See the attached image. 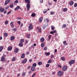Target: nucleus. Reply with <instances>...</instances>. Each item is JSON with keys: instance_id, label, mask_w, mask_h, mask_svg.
Returning <instances> with one entry per match:
<instances>
[{"instance_id": "obj_61", "label": "nucleus", "mask_w": 77, "mask_h": 77, "mask_svg": "<svg viewBox=\"0 0 77 77\" xmlns=\"http://www.w3.org/2000/svg\"><path fill=\"white\" fill-rule=\"evenodd\" d=\"M50 34H53V31H51L50 32Z\"/></svg>"}, {"instance_id": "obj_4", "label": "nucleus", "mask_w": 77, "mask_h": 77, "mask_svg": "<svg viewBox=\"0 0 77 77\" xmlns=\"http://www.w3.org/2000/svg\"><path fill=\"white\" fill-rule=\"evenodd\" d=\"M19 9H21V8H20V6H17V7L15 8L14 11H17V10H19Z\"/></svg>"}, {"instance_id": "obj_13", "label": "nucleus", "mask_w": 77, "mask_h": 77, "mask_svg": "<svg viewBox=\"0 0 77 77\" xmlns=\"http://www.w3.org/2000/svg\"><path fill=\"white\" fill-rule=\"evenodd\" d=\"M12 47L11 46L10 47H8L7 50L8 51H11V50H12Z\"/></svg>"}, {"instance_id": "obj_10", "label": "nucleus", "mask_w": 77, "mask_h": 77, "mask_svg": "<svg viewBox=\"0 0 77 77\" xmlns=\"http://www.w3.org/2000/svg\"><path fill=\"white\" fill-rule=\"evenodd\" d=\"M5 60H6L5 59V57H2L1 58V61H2V62H5Z\"/></svg>"}, {"instance_id": "obj_34", "label": "nucleus", "mask_w": 77, "mask_h": 77, "mask_svg": "<svg viewBox=\"0 0 77 77\" xmlns=\"http://www.w3.org/2000/svg\"><path fill=\"white\" fill-rule=\"evenodd\" d=\"M5 24L7 25V24H8V21L6 20L5 21Z\"/></svg>"}, {"instance_id": "obj_31", "label": "nucleus", "mask_w": 77, "mask_h": 77, "mask_svg": "<svg viewBox=\"0 0 77 77\" xmlns=\"http://www.w3.org/2000/svg\"><path fill=\"white\" fill-rule=\"evenodd\" d=\"M37 64L36 63H34L33 64L32 66H34V67H35V66H36V65Z\"/></svg>"}, {"instance_id": "obj_57", "label": "nucleus", "mask_w": 77, "mask_h": 77, "mask_svg": "<svg viewBox=\"0 0 77 77\" xmlns=\"http://www.w3.org/2000/svg\"><path fill=\"white\" fill-rule=\"evenodd\" d=\"M51 29H52V30H54V27H52L51 28Z\"/></svg>"}, {"instance_id": "obj_50", "label": "nucleus", "mask_w": 77, "mask_h": 77, "mask_svg": "<svg viewBox=\"0 0 77 77\" xmlns=\"http://www.w3.org/2000/svg\"><path fill=\"white\" fill-rule=\"evenodd\" d=\"M41 28H40L38 30V31L39 32H41Z\"/></svg>"}, {"instance_id": "obj_24", "label": "nucleus", "mask_w": 77, "mask_h": 77, "mask_svg": "<svg viewBox=\"0 0 77 77\" xmlns=\"http://www.w3.org/2000/svg\"><path fill=\"white\" fill-rule=\"evenodd\" d=\"M40 40L41 41V42H43L44 41V38H41Z\"/></svg>"}, {"instance_id": "obj_54", "label": "nucleus", "mask_w": 77, "mask_h": 77, "mask_svg": "<svg viewBox=\"0 0 77 77\" xmlns=\"http://www.w3.org/2000/svg\"><path fill=\"white\" fill-rule=\"evenodd\" d=\"M17 20H21V18L20 17H17Z\"/></svg>"}, {"instance_id": "obj_26", "label": "nucleus", "mask_w": 77, "mask_h": 77, "mask_svg": "<svg viewBox=\"0 0 77 77\" xmlns=\"http://www.w3.org/2000/svg\"><path fill=\"white\" fill-rule=\"evenodd\" d=\"M35 15H36V14L34 13H32L31 15V16L32 17H35Z\"/></svg>"}, {"instance_id": "obj_63", "label": "nucleus", "mask_w": 77, "mask_h": 77, "mask_svg": "<svg viewBox=\"0 0 77 77\" xmlns=\"http://www.w3.org/2000/svg\"><path fill=\"white\" fill-rule=\"evenodd\" d=\"M57 49L55 50V51H54L55 53H56V52H57Z\"/></svg>"}, {"instance_id": "obj_64", "label": "nucleus", "mask_w": 77, "mask_h": 77, "mask_svg": "<svg viewBox=\"0 0 77 77\" xmlns=\"http://www.w3.org/2000/svg\"><path fill=\"white\" fill-rule=\"evenodd\" d=\"M6 12H7V11H5L4 12V14H6Z\"/></svg>"}, {"instance_id": "obj_15", "label": "nucleus", "mask_w": 77, "mask_h": 77, "mask_svg": "<svg viewBox=\"0 0 77 77\" xmlns=\"http://www.w3.org/2000/svg\"><path fill=\"white\" fill-rule=\"evenodd\" d=\"M42 20H43V17H41L39 19V21L40 23H41L42 21Z\"/></svg>"}, {"instance_id": "obj_12", "label": "nucleus", "mask_w": 77, "mask_h": 77, "mask_svg": "<svg viewBox=\"0 0 77 77\" xmlns=\"http://www.w3.org/2000/svg\"><path fill=\"white\" fill-rule=\"evenodd\" d=\"M27 59H25V60H23L22 62V63H26L27 62Z\"/></svg>"}, {"instance_id": "obj_6", "label": "nucleus", "mask_w": 77, "mask_h": 77, "mask_svg": "<svg viewBox=\"0 0 77 77\" xmlns=\"http://www.w3.org/2000/svg\"><path fill=\"white\" fill-rule=\"evenodd\" d=\"M75 63V60H71L69 62V64H73V63Z\"/></svg>"}, {"instance_id": "obj_41", "label": "nucleus", "mask_w": 77, "mask_h": 77, "mask_svg": "<svg viewBox=\"0 0 77 77\" xmlns=\"http://www.w3.org/2000/svg\"><path fill=\"white\" fill-rule=\"evenodd\" d=\"M47 12V10H46V9H45L43 11L44 13H46Z\"/></svg>"}, {"instance_id": "obj_20", "label": "nucleus", "mask_w": 77, "mask_h": 77, "mask_svg": "<svg viewBox=\"0 0 77 77\" xmlns=\"http://www.w3.org/2000/svg\"><path fill=\"white\" fill-rule=\"evenodd\" d=\"M61 59L62 60H63V61H65V58L64 57H61Z\"/></svg>"}, {"instance_id": "obj_42", "label": "nucleus", "mask_w": 77, "mask_h": 77, "mask_svg": "<svg viewBox=\"0 0 77 77\" xmlns=\"http://www.w3.org/2000/svg\"><path fill=\"white\" fill-rule=\"evenodd\" d=\"M77 6V4L76 3H75L74 5V7H75V8H76Z\"/></svg>"}, {"instance_id": "obj_40", "label": "nucleus", "mask_w": 77, "mask_h": 77, "mask_svg": "<svg viewBox=\"0 0 77 77\" xmlns=\"http://www.w3.org/2000/svg\"><path fill=\"white\" fill-rule=\"evenodd\" d=\"M51 35H49L48 36V40H50V38H51Z\"/></svg>"}, {"instance_id": "obj_5", "label": "nucleus", "mask_w": 77, "mask_h": 77, "mask_svg": "<svg viewBox=\"0 0 77 77\" xmlns=\"http://www.w3.org/2000/svg\"><path fill=\"white\" fill-rule=\"evenodd\" d=\"M33 25H32V24L30 23V26L29 27V29L30 30L33 29Z\"/></svg>"}, {"instance_id": "obj_2", "label": "nucleus", "mask_w": 77, "mask_h": 77, "mask_svg": "<svg viewBox=\"0 0 77 77\" xmlns=\"http://www.w3.org/2000/svg\"><path fill=\"white\" fill-rule=\"evenodd\" d=\"M63 74V72L62 71H60L58 73V75L59 76H62Z\"/></svg>"}, {"instance_id": "obj_45", "label": "nucleus", "mask_w": 77, "mask_h": 77, "mask_svg": "<svg viewBox=\"0 0 77 77\" xmlns=\"http://www.w3.org/2000/svg\"><path fill=\"white\" fill-rule=\"evenodd\" d=\"M12 30H13V31H14V32H15V31H17V29L14 28V29H12Z\"/></svg>"}, {"instance_id": "obj_33", "label": "nucleus", "mask_w": 77, "mask_h": 77, "mask_svg": "<svg viewBox=\"0 0 77 77\" xmlns=\"http://www.w3.org/2000/svg\"><path fill=\"white\" fill-rule=\"evenodd\" d=\"M66 24H64L63 25L62 28H65L66 27Z\"/></svg>"}, {"instance_id": "obj_18", "label": "nucleus", "mask_w": 77, "mask_h": 77, "mask_svg": "<svg viewBox=\"0 0 77 77\" xmlns=\"http://www.w3.org/2000/svg\"><path fill=\"white\" fill-rule=\"evenodd\" d=\"M15 39V37L14 36H11L10 38V40L11 41H12Z\"/></svg>"}, {"instance_id": "obj_48", "label": "nucleus", "mask_w": 77, "mask_h": 77, "mask_svg": "<svg viewBox=\"0 0 77 77\" xmlns=\"http://www.w3.org/2000/svg\"><path fill=\"white\" fill-rule=\"evenodd\" d=\"M47 50V47H45L44 48V50Z\"/></svg>"}, {"instance_id": "obj_58", "label": "nucleus", "mask_w": 77, "mask_h": 77, "mask_svg": "<svg viewBox=\"0 0 77 77\" xmlns=\"http://www.w3.org/2000/svg\"><path fill=\"white\" fill-rule=\"evenodd\" d=\"M15 3H18V1L17 0H16L15 1Z\"/></svg>"}, {"instance_id": "obj_28", "label": "nucleus", "mask_w": 77, "mask_h": 77, "mask_svg": "<svg viewBox=\"0 0 77 77\" xmlns=\"http://www.w3.org/2000/svg\"><path fill=\"white\" fill-rule=\"evenodd\" d=\"M73 4H74V2L73 1H72L69 3V5H73Z\"/></svg>"}, {"instance_id": "obj_39", "label": "nucleus", "mask_w": 77, "mask_h": 77, "mask_svg": "<svg viewBox=\"0 0 77 77\" xmlns=\"http://www.w3.org/2000/svg\"><path fill=\"white\" fill-rule=\"evenodd\" d=\"M50 66V64H47L46 65V68H48Z\"/></svg>"}, {"instance_id": "obj_1", "label": "nucleus", "mask_w": 77, "mask_h": 77, "mask_svg": "<svg viewBox=\"0 0 77 77\" xmlns=\"http://www.w3.org/2000/svg\"><path fill=\"white\" fill-rule=\"evenodd\" d=\"M67 69L68 67L66 66H64L62 67V69L63 71H65L67 70Z\"/></svg>"}, {"instance_id": "obj_55", "label": "nucleus", "mask_w": 77, "mask_h": 77, "mask_svg": "<svg viewBox=\"0 0 77 77\" xmlns=\"http://www.w3.org/2000/svg\"><path fill=\"white\" fill-rule=\"evenodd\" d=\"M66 41H64L63 42V44H66Z\"/></svg>"}, {"instance_id": "obj_11", "label": "nucleus", "mask_w": 77, "mask_h": 77, "mask_svg": "<svg viewBox=\"0 0 77 77\" xmlns=\"http://www.w3.org/2000/svg\"><path fill=\"white\" fill-rule=\"evenodd\" d=\"M25 2L26 3H28V4H30V0H25Z\"/></svg>"}, {"instance_id": "obj_35", "label": "nucleus", "mask_w": 77, "mask_h": 77, "mask_svg": "<svg viewBox=\"0 0 77 77\" xmlns=\"http://www.w3.org/2000/svg\"><path fill=\"white\" fill-rule=\"evenodd\" d=\"M38 65H42V62H39L38 63Z\"/></svg>"}, {"instance_id": "obj_37", "label": "nucleus", "mask_w": 77, "mask_h": 77, "mask_svg": "<svg viewBox=\"0 0 77 77\" xmlns=\"http://www.w3.org/2000/svg\"><path fill=\"white\" fill-rule=\"evenodd\" d=\"M51 62V60H49L48 61V63H50Z\"/></svg>"}, {"instance_id": "obj_43", "label": "nucleus", "mask_w": 77, "mask_h": 77, "mask_svg": "<svg viewBox=\"0 0 77 77\" xmlns=\"http://www.w3.org/2000/svg\"><path fill=\"white\" fill-rule=\"evenodd\" d=\"M16 60V59L15 58V57H14L12 58V61H15V60Z\"/></svg>"}, {"instance_id": "obj_46", "label": "nucleus", "mask_w": 77, "mask_h": 77, "mask_svg": "<svg viewBox=\"0 0 77 77\" xmlns=\"http://www.w3.org/2000/svg\"><path fill=\"white\" fill-rule=\"evenodd\" d=\"M35 75H36V73H35L32 75V77H34L35 76Z\"/></svg>"}, {"instance_id": "obj_49", "label": "nucleus", "mask_w": 77, "mask_h": 77, "mask_svg": "<svg viewBox=\"0 0 77 77\" xmlns=\"http://www.w3.org/2000/svg\"><path fill=\"white\" fill-rule=\"evenodd\" d=\"M53 14H54V12L51 11V15H53Z\"/></svg>"}, {"instance_id": "obj_14", "label": "nucleus", "mask_w": 77, "mask_h": 77, "mask_svg": "<svg viewBox=\"0 0 77 77\" xmlns=\"http://www.w3.org/2000/svg\"><path fill=\"white\" fill-rule=\"evenodd\" d=\"M4 36L5 37H7L8 36V34L6 32L4 33Z\"/></svg>"}, {"instance_id": "obj_53", "label": "nucleus", "mask_w": 77, "mask_h": 77, "mask_svg": "<svg viewBox=\"0 0 77 77\" xmlns=\"http://www.w3.org/2000/svg\"><path fill=\"white\" fill-rule=\"evenodd\" d=\"M46 20H47V23H48V22H49L50 21V20H48V19H46Z\"/></svg>"}, {"instance_id": "obj_32", "label": "nucleus", "mask_w": 77, "mask_h": 77, "mask_svg": "<svg viewBox=\"0 0 77 77\" xmlns=\"http://www.w3.org/2000/svg\"><path fill=\"white\" fill-rule=\"evenodd\" d=\"M25 44H27L28 43V42H29V40H26L25 41Z\"/></svg>"}, {"instance_id": "obj_19", "label": "nucleus", "mask_w": 77, "mask_h": 77, "mask_svg": "<svg viewBox=\"0 0 77 77\" xmlns=\"http://www.w3.org/2000/svg\"><path fill=\"white\" fill-rule=\"evenodd\" d=\"M63 12H66V11H67L68 9H67V8H63Z\"/></svg>"}, {"instance_id": "obj_27", "label": "nucleus", "mask_w": 77, "mask_h": 77, "mask_svg": "<svg viewBox=\"0 0 77 77\" xmlns=\"http://www.w3.org/2000/svg\"><path fill=\"white\" fill-rule=\"evenodd\" d=\"M24 39H21L20 41V43H23V42H24Z\"/></svg>"}, {"instance_id": "obj_7", "label": "nucleus", "mask_w": 77, "mask_h": 77, "mask_svg": "<svg viewBox=\"0 0 77 77\" xmlns=\"http://www.w3.org/2000/svg\"><path fill=\"white\" fill-rule=\"evenodd\" d=\"M4 11H5V9L2 8V7H0V12H3Z\"/></svg>"}, {"instance_id": "obj_59", "label": "nucleus", "mask_w": 77, "mask_h": 77, "mask_svg": "<svg viewBox=\"0 0 77 77\" xmlns=\"http://www.w3.org/2000/svg\"><path fill=\"white\" fill-rule=\"evenodd\" d=\"M11 27H14V24H12L11 25Z\"/></svg>"}, {"instance_id": "obj_60", "label": "nucleus", "mask_w": 77, "mask_h": 77, "mask_svg": "<svg viewBox=\"0 0 77 77\" xmlns=\"http://www.w3.org/2000/svg\"><path fill=\"white\" fill-rule=\"evenodd\" d=\"M30 68V66H28L27 67V69H29Z\"/></svg>"}, {"instance_id": "obj_30", "label": "nucleus", "mask_w": 77, "mask_h": 77, "mask_svg": "<svg viewBox=\"0 0 77 77\" xmlns=\"http://www.w3.org/2000/svg\"><path fill=\"white\" fill-rule=\"evenodd\" d=\"M26 75V73L25 72H23V73L22 74V76L24 77Z\"/></svg>"}, {"instance_id": "obj_29", "label": "nucleus", "mask_w": 77, "mask_h": 77, "mask_svg": "<svg viewBox=\"0 0 77 77\" xmlns=\"http://www.w3.org/2000/svg\"><path fill=\"white\" fill-rule=\"evenodd\" d=\"M9 6H7L5 8V10H8V9H9Z\"/></svg>"}, {"instance_id": "obj_38", "label": "nucleus", "mask_w": 77, "mask_h": 77, "mask_svg": "<svg viewBox=\"0 0 77 77\" xmlns=\"http://www.w3.org/2000/svg\"><path fill=\"white\" fill-rule=\"evenodd\" d=\"M10 7L11 8H12L14 7V5L13 4H11L10 5Z\"/></svg>"}, {"instance_id": "obj_52", "label": "nucleus", "mask_w": 77, "mask_h": 77, "mask_svg": "<svg viewBox=\"0 0 77 77\" xmlns=\"http://www.w3.org/2000/svg\"><path fill=\"white\" fill-rule=\"evenodd\" d=\"M57 66H58V67H59L60 68L62 67V66H61V65H58Z\"/></svg>"}, {"instance_id": "obj_25", "label": "nucleus", "mask_w": 77, "mask_h": 77, "mask_svg": "<svg viewBox=\"0 0 77 77\" xmlns=\"http://www.w3.org/2000/svg\"><path fill=\"white\" fill-rule=\"evenodd\" d=\"M3 46H1L0 47V52H1L3 50Z\"/></svg>"}, {"instance_id": "obj_44", "label": "nucleus", "mask_w": 77, "mask_h": 77, "mask_svg": "<svg viewBox=\"0 0 77 77\" xmlns=\"http://www.w3.org/2000/svg\"><path fill=\"white\" fill-rule=\"evenodd\" d=\"M17 23L19 24V25H20L21 24V22H20V21H19L17 22Z\"/></svg>"}, {"instance_id": "obj_62", "label": "nucleus", "mask_w": 77, "mask_h": 77, "mask_svg": "<svg viewBox=\"0 0 77 77\" xmlns=\"http://www.w3.org/2000/svg\"><path fill=\"white\" fill-rule=\"evenodd\" d=\"M53 32H54V33H56V30H54L53 31Z\"/></svg>"}, {"instance_id": "obj_23", "label": "nucleus", "mask_w": 77, "mask_h": 77, "mask_svg": "<svg viewBox=\"0 0 77 77\" xmlns=\"http://www.w3.org/2000/svg\"><path fill=\"white\" fill-rule=\"evenodd\" d=\"M45 54L46 56H49L50 53V52H46L45 53Z\"/></svg>"}, {"instance_id": "obj_21", "label": "nucleus", "mask_w": 77, "mask_h": 77, "mask_svg": "<svg viewBox=\"0 0 77 77\" xmlns=\"http://www.w3.org/2000/svg\"><path fill=\"white\" fill-rule=\"evenodd\" d=\"M45 46V44H44V43H42L41 45V47L42 48H43V47H44Z\"/></svg>"}, {"instance_id": "obj_17", "label": "nucleus", "mask_w": 77, "mask_h": 77, "mask_svg": "<svg viewBox=\"0 0 77 77\" xmlns=\"http://www.w3.org/2000/svg\"><path fill=\"white\" fill-rule=\"evenodd\" d=\"M24 57H25V54L24 53H23L22 54V56H21V57L22 58H24Z\"/></svg>"}, {"instance_id": "obj_9", "label": "nucleus", "mask_w": 77, "mask_h": 77, "mask_svg": "<svg viewBox=\"0 0 77 77\" xmlns=\"http://www.w3.org/2000/svg\"><path fill=\"white\" fill-rule=\"evenodd\" d=\"M26 7L27 8V11H29L30 9V4H28L27 5Z\"/></svg>"}, {"instance_id": "obj_56", "label": "nucleus", "mask_w": 77, "mask_h": 77, "mask_svg": "<svg viewBox=\"0 0 77 77\" xmlns=\"http://www.w3.org/2000/svg\"><path fill=\"white\" fill-rule=\"evenodd\" d=\"M51 58H53L54 57V55H51Z\"/></svg>"}, {"instance_id": "obj_36", "label": "nucleus", "mask_w": 77, "mask_h": 77, "mask_svg": "<svg viewBox=\"0 0 77 77\" xmlns=\"http://www.w3.org/2000/svg\"><path fill=\"white\" fill-rule=\"evenodd\" d=\"M46 25H44L43 26V29L44 30L45 29V27H46Z\"/></svg>"}, {"instance_id": "obj_22", "label": "nucleus", "mask_w": 77, "mask_h": 77, "mask_svg": "<svg viewBox=\"0 0 77 77\" xmlns=\"http://www.w3.org/2000/svg\"><path fill=\"white\" fill-rule=\"evenodd\" d=\"M19 46L23 47V44L22 43H20L19 44Z\"/></svg>"}, {"instance_id": "obj_47", "label": "nucleus", "mask_w": 77, "mask_h": 77, "mask_svg": "<svg viewBox=\"0 0 77 77\" xmlns=\"http://www.w3.org/2000/svg\"><path fill=\"white\" fill-rule=\"evenodd\" d=\"M30 35L29 34L27 35V38H29V37H30Z\"/></svg>"}, {"instance_id": "obj_8", "label": "nucleus", "mask_w": 77, "mask_h": 77, "mask_svg": "<svg viewBox=\"0 0 77 77\" xmlns=\"http://www.w3.org/2000/svg\"><path fill=\"white\" fill-rule=\"evenodd\" d=\"M19 51V49L18 48H16L14 50V53H17L18 52V51Z\"/></svg>"}, {"instance_id": "obj_16", "label": "nucleus", "mask_w": 77, "mask_h": 77, "mask_svg": "<svg viewBox=\"0 0 77 77\" xmlns=\"http://www.w3.org/2000/svg\"><path fill=\"white\" fill-rule=\"evenodd\" d=\"M31 70L32 71H34L35 70V68L34 67L32 66L31 68Z\"/></svg>"}, {"instance_id": "obj_51", "label": "nucleus", "mask_w": 77, "mask_h": 77, "mask_svg": "<svg viewBox=\"0 0 77 77\" xmlns=\"http://www.w3.org/2000/svg\"><path fill=\"white\" fill-rule=\"evenodd\" d=\"M10 13H11V11H10L8 12L7 13V15H9V14H10Z\"/></svg>"}, {"instance_id": "obj_3", "label": "nucleus", "mask_w": 77, "mask_h": 77, "mask_svg": "<svg viewBox=\"0 0 77 77\" xmlns=\"http://www.w3.org/2000/svg\"><path fill=\"white\" fill-rule=\"evenodd\" d=\"M11 2V0H6L4 4L5 5H8V3H9Z\"/></svg>"}]
</instances>
